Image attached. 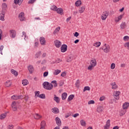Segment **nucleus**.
<instances>
[{"mask_svg":"<svg viewBox=\"0 0 129 129\" xmlns=\"http://www.w3.org/2000/svg\"><path fill=\"white\" fill-rule=\"evenodd\" d=\"M42 85L43 86V88L46 90H51V89H53V84L49 83L48 82H44L42 84Z\"/></svg>","mask_w":129,"mask_h":129,"instance_id":"obj_1","label":"nucleus"},{"mask_svg":"<svg viewBox=\"0 0 129 129\" xmlns=\"http://www.w3.org/2000/svg\"><path fill=\"white\" fill-rule=\"evenodd\" d=\"M51 10H52V11H54V12H57V14H59V15H63V9L61 8L57 9V7L54 6L51 8Z\"/></svg>","mask_w":129,"mask_h":129,"instance_id":"obj_2","label":"nucleus"},{"mask_svg":"<svg viewBox=\"0 0 129 129\" xmlns=\"http://www.w3.org/2000/svg\"><path fill=\"white\" fill-rule=\"evenodd\" d=\"M108 15H109V12L105 11V12H103L101 16V19L103 21H104V20H106V18L108 17Z\"/></svg>","mask_w":129,"mask_h":129,"instance_id":"obj_3","label":"nucleus"},{"mask_svg":"<svg viewBox=\"0 0 129 129\" xmlns=\"http://www.w3.org/2000/svg\"><path fill=\"white\" fill-rule=\"evenodd\" d=\"M67 48L68 46L66 44H62L60 47L61 52L64 53L67 51Z\"/></svg>","mask_w":129,"mask_h":129,"instance_id":"obj_4","label":"nucleus"},{"mask_svg":"<svg viewBox=\"0 0 129 129\" xmlns=\"http://www.w3.org/2000/svg\"><path fill=\"white\" fill-rule=\"evenodd\" d=\"M19 18L21 22H23V21H25V19H26L25 18V13H24V12H21L19 14Z\"/></svg>","mask_w":129,"mask_h":129,"instance_id":"obj_5","label":"nucleus"},{"mask_svg":"<svg viewBox=\"0 0 129 129\" xmlns=\"http://www.w3.org/2000/svg\"><path fill=\"white\" fill-rule=\"evenodd\" d=\"M54 45L56 48H60L61 47V45H62V43L60 41L56 40L54 41Z\"/></svg>","mask_w":129,"mask_h":129,"instance_id":"obj_6","label":"nucleus"},{"mask_svg":"<svg viewBox=\"0 0 129 129\" xmlns=\"http://www.w3.org/2000/svg\"><path fill=\"white\" fill-rule=\"evenodd\" d=\"M40 42L41 45H42L44 46V45H46V40H45V38L43 37H40L39 38Z\"/></svg>","mask_w":129,"mask_h":129,"instance_id":"obj_7","label":"nucleus"},{"mask_svg":"<svg viewBox=\"0 0 129 129\" xmlns=\"http://www.w3.org/2000/svg\"><path fill=\"white\" fill-rule=\"evenodd\" d=\"M55 121L57 125H58V126H61V119H60V118H59V117H56L55 118Z\"/></svg>","mask_w":129,"mask_h":129,"instance_id":"obj_8","label":"nucleus"},{"mask_svg":"<svg viewBox=\"0 0 129 129\" xmlns=\"http://www.w3.org/2000/svg\"><path fill=\"white\" fill-rule=\"evenodd\" d=\"M120 94V92L119 91H116L114 94V97L115 99L118 100L119 99V95Z\"/></svg>","mask_w":129,"mask_h":129,"instance_id":"obj_9","label":"nucleus"},{"mask_svg":"<svg viewBox=\"0 0 129 129\" xmlns=\"http://www.w3.org/2000/svg\"><path fill=\"white\" fill-rule=\"evenodd\" d=\"M110 125V120H107L105 125L104 126V129H108Z\"/></svg>","mask_w":129,"mask_h":129,"instance_id":"obj_10","label":"nucleus"},{"mask_svg":"<svg viewBox=\"0 0 129 129\" xmlns=\"http://www.w3.org/2000/svg\"><path fill=\"white\" fill-rule=\"evenodd\" d=\"M16 101H14L12 102V104L11 105V106L12 107V109L14 111H16V110H17V106H16Z\"/></svg>","mask_w":129,"mask_h":129,"instance_id":"obj_11","label":"nucleus"},{"mask_svg":"<svg viewBox=\"0 0 129 129\" xmlns=\"http://www.w3.org/2000/svg\"><path fill=\"white\" fill-rule=\"evenodd\" d=\"M101 49H102V50H103L105 53H108V52H109V49H110V46H109V45H107V46H106L105 48H101Z\"/></svg>","mask_w":129,"mask_h":129,"instance_id":"obj_12","label":"nucleus"},{"mask_svg":"<svg viewBox=\"0 0 129 129\" xmlns=\"http://www.w3.org/2000/svg\"><path fill=\"white\" fill-rule=\"evenodd\" d=\"M5 12L2 11V13H0V20L1 21H5Z\"/></svg>","mask_w":129,"mask_h":129,"instance_id":"obj_13","label":"nucleus"},{"mask_svg":"<svg viewBox=\"0 0 129 129\" xmlns=\"http://www.w3.org/2000/svg\"><path fill=\"white\" fill-rule=\"evenodd\" d=\"M53 100H54L56 103H60V98L57 97L56 95H54Z\"/></svg>","mask_w":129,"mask_h":129,"instance_id":"obj_14","label":"nucleus"},{"mask_svg":"<svg viewBox=\"0 0 129 129\" xmlns=\"http://www.w3.org/2000/svg\"><path fill=\"white\" fill-rule=\"evenodd\" d=\"M23 2H24V0H14V4H15V5L21 6Z\"/></svg>","mask_w":129,"mask_h":129,"instance_id":"obj_15","label":"nucleus"},{"mask_svg":"<svg viewBox=\"0 0 129 129\" xmlns=\"http://www.w3.org/2000/svg\"><path fill=\"white\" fill-rule=\"evenodd\" d=\"M28 70L29 71L30 73L32 74L33 71H34V67L32 65H30L28 67Z\"/></svg>","mask_w":129,"mask_h":129,"instance_id":"obj_16","label":"nucleus"},{"mask_svg":"<svg viewBox=\"0 0 129 129\" xmlns=\"http://www.w3.org/2000/svg\"><path fill=\"white\" fill-rule=\"evenodd\" d=\"M40 129H44L46 126V122L44 120L42 121L40 124Z\"/></svg>","mask_w":129,"mask_h":129,"instance_id":"obj_17","label":"nucleus"},{"mask_svg":"<svg viewBox=\"0 0 129 129\" xmlns=\"http://www.w3.org/2000/svg\"><path fill=\"white\" fill-rule=\"evenodd\" d=\"M128 106L129 103L127 102H125L122 105V108L123 109H127V108H128Z\"/></svg>","mask_w":129,"mask_h":129,"instance_id":"obj_18","label":"nucleus"},{"mask_svg":"<svg viewBox=\"0 0 129 129\" xmlns=\"http://www.w3.org/2000/svg\"><path fill=\"white\" fill-rule=\"evenodd\" d=\"M8 8V5L6 3H3L2 4V12H5L6 9Z\"/></svg>","mask_w":129,"mask_h":129,"instance_id":"obj_19","label":"nucleus"},{"mask_svg":"<svg viewBox=\"0 0 129 129\" xmlns=\"http://www.w3.org/2000/svg\"><path fill=\"white\" fill-rule=\"evenodd\" d=\"M66 98H67V93H66V92L63 93L61 94V99L62 100H65V99H66Z\"/></svg>","mask_w":129,"mask_h":129,"instance_id":"obj_20","label":"nucleus"},{"mask_svg":"<svg viewBox=\"0 0 129 129\" xmlns=\"http://www.w3.org/2000/svg\"><path fill=\"white\" fill-rule=\"evenodd\" d=\"M74 97H75V95H73V94L70 95L69 96L67 101H68V102H69L70 101H71V100H72L73 98H74Z\"/></svg>","mask_w":129,"mask_h":129,"instance_id":"obj_21","label":"nucleus"},{"mask_svg":"<svg viewBox=\"0 0 129 129\" xmlns=\"http://www.w3.org/2000/svg\"><path fill=\"white\" fill-rule=\"evenodd\" d=\"M121 30H123L126 27V23L125 22H122L120 26Z\"/></svg>","mask_w":129,"mask_h":129,"instance_id":"obj_22","label":"nucleus"},{"mask_svg":"<svg viewBox=\"0 0 129 129\" xmlns=\"http://www.w3.org/2000/svg\"><path fill=\"white\" fill-rule=\"evenodd\" d=\"M111 86H112V89H117V88L118 87L116 84L115 83V82L112 83L111 84Z\"/></svg>","mask_w":129,"mask_h":129,"instance_id":"obj_23","label":"nucleus"},{"mask_svg":"<svg viewBox=\"0 0 129 129\" xmlns=\"http://www.w3.org/2000/svg\"><path fill=\"white\" fill-rule=\"evenodd\" d=\"M74 58V56L73 55V54H71L67 59V62H71V61H72L73 60Z\"/></svg>","mask_w":129,"mask_h":129,"instance_id":"obj_24","label":"nucleus"},{"mask_svg":"<svg viewBox=\"0 0 129 129\" xmlns=\"http://www.w3.org/2000/svg\"><path fill=\"white\" fill-rule=\"evenodd\" d=\"M5 85L7 87H10V86H11V85H12V82L10 80L7 81L5 83Z\"/></svg>","mask_w":129,"mask_h":129,"instance_id":"obj_25","label":"nucleus"},{"mask_svg":"<svg viewBox=\"0 0 129 129\" xmlns=\"http://www.w3.org/2000/svg\"><path fill=\"white\" fill-rule=\"evenodd\" d=\"M82 4V3L80 0H78L75 3V5L76 6V7H80V6H81Z\"/></svg>","mask_w":129,"mask_h":129,"instance_id":"obj_26","label":"nucleus"},{"mask_svg":"<svg viewBox=\"0 0 129 129\" xmlns=\"http://www.w3.org/2000/svg\"><path fill=\"white\" fill-rule=\"evenodd\" d=\"M10 32H11V37H12V38H15V37H16L15 30H10Z\"/></svg>","mask_w":129,"mask_h":129,"instance_id":"obj_27","label":"nucleus"},{"mask_svg":"<svg viewBox=\"0 0 129 129\" xmlns=\"http://www.w3.org/2000/svg\"><path fill=\"white\" fill-rule=\"evenodd\" d=\"M53 113H58L59 112V109L57 107H54L52 109Z\"/></svg>","mask_w":129,"mask_h":129,"instance_id":"obj_28","label":"nucleus"},{"mask_svg":"<svg viewBox=\"0 0 129 129\" xmlns=\"http://www.w3.org/2000/svg\"><path fill=\"white\" fill-rule=\"evenodd\" d=\"M7 117V113H3L0 115V119L3 120Z\"/></svg>","mask_w":129,"mask_h":129,"instance_id":"obj_29","label":"nucleus"},{"mask_svg":"<svg viewBox=\"0 0 129 129\" xmlns=\"http://www.w3.org/2000/svg\"><path fill=\"white\" fill-rule=\"evenodd\" d=\"M126 112V110L125 109H123L120 111V116H122V115H124L125 114V113Z\"/></svg>","mask_w":129,"mask_h":129,"instance_id":"obj_30","label":"nucleus"},{"mask_svg":"<svg viewBox=\"0 0 129 129\" xmlns=\"http://www.w3.org/2000/svg\"><path fill=\"white\" fill-rule=\"evenodd\" d=\"M34 117L35 119H40V118H41V117H42V116L40 115H39V114H35L34 115Z\"/></svg>","mask_w":129,"mask_h":129,"instance_id":"obj_31","label":"nucleus"},{"mask_svg":"<svg viewBox=\"0 0 129 129\" xmlns=\"http://www.w3.org/2000/svg\"><path fill=\"white\" fill-rule=\"evenodd\" d=\"M22 84L24 86H26V85H28V84H29V81L27 80H23L22 81Z\"/></svg>","mask_w":129,"mask_h":129,"instance_id":"obj_32","label":"nucleus"},{"mask_svg":"<svg viewBox=\"0 0 129 129\" xmlns=\"http://www.w3.org/2000/svg\"><path fill=\"white\" fill-rule=\"evenodd\" d=\"M11 73L12 74H14V75H15V76H18V75H19V74L18 73V72H17L16 71H15V70L12 69L11 71Z\"/></svg>","mask_w":129,"mask_h":129,"instance_id":"obj_33","label":"nucleus"},{"mask_svg":"<svg viewBox=\"0 0 129 129\" xmlns=\"http://www.w3.org/2000/svg\"><path fill=\"white\" fill-rule=\"evenodd\" d=\"M59 31H60V27H57L54 32H53V35H56L57 33H58Z\"/></svg>","mask_w":129,"mask_h":129,"instance_id":"obj_34","label":"nucleus"},{"mask_svg":"<svg viewBox=\"0 0 129 129\" xmlns=\"http://www.w3.org/2000/svg\"><path fill=\"white\" fill-rule=\"evenodd\" d=\"M97 111L98 112H102V111H103V107H102L101 106L98 107V108L97 109Z\"/></svg>","mask_w":129,"mask_h":129,"instance_id":"obj_35","label":"nucleus"},{"mask_svg":"<svg viewBox=\"0 0 129 129\" xmlns=\"http://www.w3.org/2000/svg\"><path fill=\"white\" fill-rule=\"evenodd\" d=\"M84 11H85V6H83L81 8L79 9V13H80L81 14L83 13V12H84Z\"/></svg>","mask_w":129,"mask_h":129,"instance_id":"obj_36","label":"nucleus"},{"mask_svg":"<svg viewBox=\"0 0 129 129\" xmlns=\"http://www.w3.org/2000/svg\"><path fill=\"white\" fill-rule=\"evenodd\" d=\"M80 123L82 126H85L86 125V122H85L84 120H81Z\"/></svg>","mask_w":129,"mask_h":129,"instance_id":"obj_37","label":"nucleus"},{"mask_svg":"<svg viewBox=\"0 0 129 129\" xmlns=\"http://www.w3.org/2000/svg\"><path fill=\"white\" fill-rule=\"evenodd\" d=\"M39 98H41L42 99H45V98H46V95L45 94H41L39 95Z\"/></svg>","mask_w":129,"mask_h":129,"instance_id":"obj_38","label":"nucleus"},{"mask_svg":"<svg viewBox=\"0 0 129 129\" xmlns=\"http://www.w3.org/2000/svg\"><path fill=\"white\" fill-rule=\"evenodd\" d=\"M86 90H88V91H90V87L89 86L85 87L83 89L84 92H85Z\"/></svg>","mask_w":129,"mask_h":129,"instance_id":"obj_39","label":"nucleus"},{"mask_svg":"<svg viewBox=\"0 0 129 129\" xmlns=\"http://www.w3.org/2000/svg\"><path fill=\"white\" fill-rule=\"evenodd\" d=\"M100 45H101V42H97L95 43L94 44V46H95V47H99L100 46Z\"/></svg>","mask_w":129,"mask_h":129,"instance_id":"obj_40","label":"nucleus"},{"mask_svg":"<svg viewBox=\"0 0 129 129\" xmlns=\"http://www.w3.org/2000/svg\"><path fill=\"white\" fill-rule=\"evenodd\" d=\"M42 53L41 51L37 52L35 54V58H39Z\"/></svg>","mask_w":129,"mask_h":129,"instance_id":"obj_41","label":"nucleus"},{"mask_svg":"<svg viewBox=\"0 0 129 129\" xmlns=\"http://www.w3.org/2000/svg\"><path fill=\"white\" fill-rule=\"evenodd\" d=\"M61 72V70H56L55 71V72L53 73L54 75H58L59 73Z\"/></svg>","mask_w":129,"mask_h":129,"instance_id":"obj_42","label":"nucleus"},{"mask_svg":"<svg viewBox=\"0 0 129 129\" xmlns=\"http://www.w3.org/2000/svg\"><path fill=\"white\" fill-rule=\"evenodd\" d=\"M94 67H95V65H90L88 67V70H90V71H91Z\"/></svg>","mask_w":129,"mask_h":129,"instance_id":"obj_43","label":"nucleus"},{"mask_svg":"<svg viewBox=\"0 0 129 129\" xmlns=\"http://www.w3.org/2000/svg\"><path fill=\"white\" fill-rule=\"evenodd\" d=\"M123 17V15H121L119 16L118 17V20H116V22H119L121 19H122V17Z\"/></svg>","mask_w":129,"mask_h":129,"instance_id":"obj_44","label":"nucleus"},{"mask_svg":"<svg viewBox=\"0 0 129 129\" xmlns=\"http://www.w3.org/2000/svg\"><path fill=\"white\" fill-rule=\"evenodd\" d=\"M90 65H96V60H91Z\"/></svg>","mask_w":129,"mask_h":129,"instance_id":"obj_45","label":"nucleus"},{"mask_svg":"<svg viewBox=\"0 0 129 129\" xmlns=\"http://www.w3.org/2000/svg\"><path fill=\"white\" fill-rule=\"evenodd\" d=\"M11 99H13L14 100H18V96L13 95L11 97Z\"/></svg>","mask_w":129,"mask_h":129,"instance_id":"obj_46","label":"nucleus"},{"mask_svg":"<svg viewBox=\"0 0 129 129\" xmlns=\"http://www.w3.org/2000/svg\"><path fill=\"white\" fill-rule=\"evenodd\" d=\"M35 96H37V97H40V91H35Z\"/></svg>","mask_w":129,"mask_h":129,"instance_id":"obj_47","label":"nucleus"},{"mask_svg":"<svg viewBox=\"0 0 129 129\" xmlns=\"http://www.w3.org/2000/svg\"><path fill=\"white\" fill-rule=\"evenodd\" d=\"M49 74V72L48 71L45 72L43 73V77H47Z\"/></svg>","mask_w":129,"mask_h":129,"instance_id":"obj_48","label":"nucleus"},{"mask_svg":"<svg viewBox=\"0 0 129 129\" xmlns=\"http://www.w3.org/2000/svg\"><path fill=\"white\" fill-rule=\"evenodd\" d=\"M124 47L125 48L127 47V49L129 50V42L125 43Z\"/></svg>","mask_w":129,"mask_h":129,"instance_id":"obj_49","label":"nucleus"},{"mask_svg":"<svg viewBox=\"0 0 129 129\" xmlns=\"http://www.w3.org/2000/svg\"><path fill=\"white\" fill-rule=\"evenodd\" d=\"M3 50H4V45H1L0 46V51H1V55H3Z\"/></svg>","mask_w":129,"mask_h":129,"instance_id":"obj_50","label":"nucleus"},{"mask_svg":"<svg viewBox=\"0 0 129 129\" xmlns=\"http://www.w3.org/2000/svg\"><path fill=\"white\" fill-rule=\"evenodd\" d=\"M123 40H124V41H128V40H129V37L127 36H125L123 37Z\"/></svg>","mask_w":129,"mask_h":129,"instance_id":"obj_51","label":"nucleus"},{"mask_svg":"<svg viewBox=\"0 0 129 129\" xmlns=\"http://www.w3.org/2000/svg\"><path fill=\"white\" fill-rule=\"evenodd\" d=\"M36 2V0H30L28 2V4H34V3H35Z\"/></svg>","mask_w":129,"mask_h":129,"instance_id":"obj_52","label":"nucleus"},{"mask_svg":"<svg viewBox=\"0 0 129 129\" xmlns=\"http://www.w3.org/2000/svg\"><path fill=\"white\" fill-rule=\"evenodd\" d=\"M66 74H67L66 72H63L61 73L60 76H61V77H65V76H66Z\"/></svg>","mask_w":129,"mask_h":129,"instance_id":"obj_53","label":"nucleus"},{"mask_svg":"<svg viewBox=\"0 0 129 129\" xmlns=\"http://www.w3.org/2000/svg\"><path fill=\"white\" fill-rule=\"evenodd\" d=\"M37 47H39V42H36L34 43V48H37Z\"/></svg>","mask_w":129,"mask_h":129,"instance_id":"obj_54","label":"nucleus"},{"mask_svg":"<svg viewBox=\"0 0 129 129\" xmlns=\"http://www.w3.org/2000/svg\"><path fill=\"white\" fill-rule=\"evenodd\" d=\"M95 102H94V100H90L88 102V104H94Z\"/></svg>","mask_w":129,"mask_h":129,"instance_id":"obj_55","label":"nucleus"},{"mask_svg":"<svg viewBox=\"0 0 129 129\" xmlns=\"http://www.w3.org/2000/svg\"><path fill=\"white\" fill-rule=\"evenodd\" d=\"M8 129H14V125H9Z\"/></svg>","mask_w":129,"mask_h":129,"instance_id":"obj_56","label":"nucleus"},{"mask_svg":"<svg viewBox=\"0 0 129 129\" xmlns=\"http://www.w3.org/2000/svg\"><path fill=\"white\" fill-rule=\"evenodd\" d=\"M3 35V30L0 29V40H2V37Z\"/></svg>","mask_w":129,"mask_h":129,"instance_id":"obj_57","label":"nucleus"},{"mask_svg":"<svg viewBox=\"0 0 129 129\" xmlns=\"http://www.w3.org/2000/svg\"><path fill=\"white\" fill-rule=\"evenodd\" d=\"M74 36L76 37H78V36H79V33L76 32L74 34Z\"/></svg>","mask_w":129,"mask_h":129,"instance_id":"obj_58","label":"nucleus"},{"mask_svg":"<svg viewBox=\"0 0 129 129\" xmlns=\"http://www.w3.org/2000/svg\"><path fill=\"white\" fill-rule=\"evenodd\" d=\"M79 115V113H75V114L73 115V117H77Z\"/></svg>","mask_w":129,"mask_h":129,"instance_id":"obj_59","label":"nucleus"},{"mask_svg":"<svg viewBox=\"0 0 129 129\" xmlns=\"http://www.w3.org/2000/svg\"><path fill=\"white\" fill-rule=\"evenodd\" d=\"M100 101H103V100H104V97H100L99 99Z\"/></svg>","mask_w":129,"mask_h":129,"instance_id":"obj_60","label":"nucleus"},{"mask_svg":"<svg viewBox=\"0 0 129 129\" xmlns=\"http://www.w3.org/2000/svg\"><path fill=\"white\" fill-rule=\"evenodd\" d=\"M46 69H47V68H46V67L43 66L42 68H41V70L42 71H45L46 70Z\"/></svg>","mask_w":129,"mask_h":129,"instance_id":"obj_61","label":"nucleus"},{"mask_svg":"<svg viewBox=\"0 0 129 129\" xmlns=\"http://www.w3.org/2000/svg\"><path fill=\"white\" fill-rule=\"evenodd\" d=\"M71 16H70V17L68 18L67 19V22H69V21H70L71 20Z\"/></svg>","mask_w":129,"mask_h":129,"instance_id":"obj_62","label":"nucleus"},{"mask_svg":"<svg viewBox=\"0 0 129 129\" xmlns=\"http://www.w3.org/2000/svg\"><path fill=\"white\" fill-rule=\"evenodd\" d=\"M119 128V127H118V126H115L113 127L112 129H118Z\"/></svg>","mask_w":129,"mask_h":129,"instance_id":"obj_63","label":"nucleus"},{"mask_svg":"<svg viewBox=\"0 0 129 129\" xmlns=\"http://www.w3.org/2000/svg\"><path fill=\"white\" fill-rule=\"evenodd\" d=\"M62 129H69V127L68 126H64Z\"/></svg>","mask_w":129,"mask_h":129,"instance_id":"obj_64","label":"nucleus"}]
</instances>
